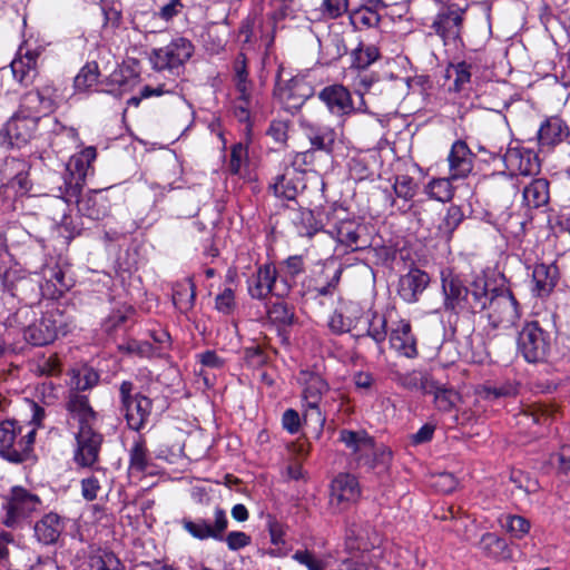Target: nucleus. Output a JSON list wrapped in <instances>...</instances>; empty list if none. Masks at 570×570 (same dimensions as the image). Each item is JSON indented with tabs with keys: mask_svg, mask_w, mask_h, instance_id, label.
<instances>
[{
	"mask_svg": "<svg viewBox=\"0 0 570 570\" xmlns=\"http://www.w3.org/2000/svg\"><path fill=\"white\" fill-rule=\"evenodd\" d=\"M450 180V177L431 180L426 187L428 195L443 203L451 200L453 197V188Z\"/></svg>",
	"mask_w": 570,
	"mask_h": 570,
	"instance_id": "c03bdc74",
	"label": "nucleus"
},
{
	"mask_svg": "<svg viewBox=\"0 0 570 570\" xmlns=\"http://www.w3.org/2000/svg\"><path fill=\"white\" fill-rule=\"evenodd\" d=\"M75 435L77 443L73 453L75 463L81 468H94L99 460L104 436L94 429V425L78 428Z\"/></svg>",
	"mask_w": 570,
	"mask_h": 570,
	"instance_id": "1a4fd4ad",
	"label": "nucleus"
},
{
	"mask_svg": "<svg viewBox=\"0 0 570 570\" xmlns=\"http://www.w3.org/2000/svg\"><path fill=\"white\" fill-rule=\"evenodd\" d=\"M352 20L354 23L371 28L377 26L381 18L373 9L362 7L353 12Z\"/></svg>",
	"mask_w": 570,
	"mask_h": 570,
	"instance_id": "4d7b16f0",
	"label": "nucleus"
},
{
	"mask_svg": "<svg viewBox=\"0 0 570 570\" xmlns=\"http://www.w3.org/2000/svg\"><path fill=\"white\" fill-rule=\"evenodd\" d=\"M431 390L426 394L433 395L434 405L441 412H451L461 402L460 394L453 387L433 381Z\"/></svg>",
	"mask_w": 570,
	"mask_h": 570,
	"instance_id": "72a5a7b5",
	"label": "nucleus"
},
{
	"mask_svg": "<svg viewBox=\"0 0 570 570\" xmlns=\"http://www.w3.org/2000/svg\"><path fill=\"white\" fill-rule=\"evenodd\" d=\"M342 272V267L336 266L333 261L326 262L323 265L322 274L328 282L322 283L321 279H318V286L316 287L317 293L323 296L332 294L340 282Z\"/></svg>",
	"mask_w": 570,
	"mask_h": 570,
	"instance_id": "ea45409f",
	"label": "nucleus"
},
{
	"mask_svg": "<svg viewBox=\"0 0 570 570\" xmlns=\"http://www.w3.org/2000/svg\"><path fill=\"white\" fill-rule=\"evenodd\" d=\"M481 547L484 553L497 560H505L511 557L508 543L494 533H484L481 538Z\"/></svg>",
	"mask_w": 570,
	"mask_h": 570,
	"instance_id": "58836bf2",
	"label": "nucleus"
},
{
	"mask_svg": "<svg viewBox=\"0 0 570 570\" xmlns=\"http://www.w3.org/2000/svg\"><path fill=\"white\" fill-rule=\"evenodd\" d=\"M430 283V276L428 273L412 268L403 275L399 281V295L407 303H414L419 299V296L424 292Z\"/></svg>",
	"mask_w": 570,
	"mask_h": 570,
	"instance_id": "412c9836",
	"label": "nucleus"
},
{
	"mask_svg": "<svg viewBox=\"0 0 570 570\" xmlns=\"http://www.w3.org/2000/svg\"><path fill=\"white\" fill-rule=\"evenodd\" d=\"M394 193L397 198L403 199L404 203L409 202L415 195V187L413 179L409 176H400L395 179L393 185Z\"/></svg>",
	"mask_w": 570,
	"mask_h": 570,
	"instance_id": "6e6d98bb",
	"label": "nucleus"
},
{
	"mask_svg": "<svg viewBox=\"0 0 570 570\" xmlns=\"http://www.w3.org/2000/svg\"><path fill=\"white\" fill-rule=\"evenodd\" d=\"M463 214L458 206H450L446 214L440 225L442 233L451 235L454 229L461 224Z\"/></svg>",
	"mask_w": 570,
	"mask_h": 570,
	"instance_id": "13d9d810",
	"label": "nucleus"
},
{
	"mask_svg": "<svg viewBox=\"0 0 570 570\" xmlns=\"http://www.w3.org/2000/svg\"><path fill=\"white\" fill-rule=\"evenodd\" d=\"M2 459L12 463H21L26 461L32 451L36 430L29 429L26 434L21 435L22 428L17 426L16 421H2Z\"/></svg>",
	"mask_w": 570,
	"mask_h": 570,
	"instance_id": "39448f33",
	"label": "nucleus"
},
{
	"mask_svg": "<svg viewBox=\"0 0 570 570\" xmlns=\"http://www.w3.org/2000/svg\"><path fill=\"white\" fill-rule=\"evenodd\" d=\"M40 504L37 495L29 493L26 489L16 487L12 489L6 505V519L2 521L7 527H14L36 511Z\"/></svg>",
	"mask_w": 570,
	"mask_h": 570,
	"instance_id": "f8f14e48",
	"label": "nucleus"
},
{
	"mask_svg": "<svg viewBox=\"0 0 570 570\" xmlns=\"http://www.w3.org/2000/svg\"><path fill=\"white\" fill-rule=\"evenodd\" d=\"M551 350L550 334L539 322H525L517 337V351L528 363L544 362Z\"/></svg>",
	"mask_w": 570,
	"mask_h": 570,
	"instance_id": "20e7f679",
	"label": "nucleus"
},
{
	"mask_svg": "<svg viewBox=\"0 0 570 570\" xmlns=\"http://www.w3.org/2000/svg\"><path fill=\"white\" fill-rule=\"evenodd\" d=\"M503 163L511 175L532 176L540 171V163L535 154L529 149L509 148Z\"/></svg>",
	"mask_w": 570,
	"mask_h": 570,
	"instance_id": "2eb2a0df",
	"label": "nucleus"
},
{
	"mask_svg": "<svg viewBox=\"0 0 570 570\" xmlns=\"http://www.w3.org/2000/svg\"><path fill=\"white\" fill-rule=\"evenodd\" d=\"M299 126L303 128L313 149L322 150L325 153L332 151L336 139L334 129L327 126L313 124L305 118L299 119Z\"/></svg>",
	"mask_w": 570,
	"mask_h": 570,
	"instance_id": "4be33fe9",
	"label": "nucleus"
},
{
	"mask_svg": "<svg viewBox=\"0 0 570 570\" xmlns=\"http://www.w3.org/2000/svg\"><path fill=\"white\" fill-rule=\"evenodd\" d=\"M462 21V13L448 11L438 14L432 27L443 39L455 40L460 37Z\"/></svg>",
	"mask_w": 570,
	"mask_h": 570,
	"instance_id": "2f4dec72",
	"label": "nucleus"
},
{
	"mask_svg": "<svg viewBox=\"0 0 570 570\" xmlns=\"http://www.w3.org/2000/svg\"><path fill=\"white\" fill-rule=\"evenodd\" d=\"M98 65L97 62L86 63L75 78V87L77 90L85 91L96 85L98 80Z\"/></svg>",
	"mask_w": 570,
	"mask_h": 570,
	"instance_id": "49530a36",
	"label": "nucleus"
},
{
	"mask_svg": "<svg viewBox=\"0 0 570 570\" xmlns=\"http://www.w3.org/2000/svg\"><path fill=\"white\" fill-rule=\"evenodd\" d=\"M394 380L404 389L421 390L424 394H426L428 391H432V382L434 381L428 374L420 371L397 373Z\"/></svg>",
	"mask_w": 570,
	"mask_h": 570,
	"instance_id": "4c0bfd02",
	"label": "nucleus"
},
{
	"mask_svg": "<svg viewBox=\"0 0 570 570\" xmlns=\"http://www.w3.org/2000/svg\"><path fill=\"white\" fill-rule=\"evenodd\" d=\"M277 278L276 268L271 264L259 266L248 279L247 291L252 298L266 299L273 292Z\"/></svg>",
	"mask_w": 570,
	"mask_h": 570,
	"instance_id": "6ab92c4d",
	"label": "nucleus"
},
{
	"mask_svg": "<svg viewBox=\"0 0 570 570\" xmlns=\"http://www.w3.org/2000/svg\"><path fill=\"white\" fill-rule=\"evenodd\" d=\"M442 289L444 293V306L446 309H465L469 299V289L462 281L451 272H442Z\"/></svg>",
	"mask_w": 570,
	"mask_h": 570,
	"instance_id": "aec40b11",
	"label": "nucleus"
},
{
	"mask_svg": "<svg viewBox=\"0 0 570 570\" xmlns=\"http://www.w3.org/2000/svg\"><path fill=\"white\" fill-rule=\"evenodd\" d=\"M482 397L488 401L514 397L519 393V384L507 381L497 385H489L482 389Z\"/></svg>",
	"mask_w": 570,
	"mask_h": 570,
	"instance_id": "a19ab883",
	"label": "nucleus"
},
{
	"mask_svg": "<svg viewBox=\"0 0 570 570\" xmlns=\"http://www.w3.org/2000/svg\"><path fill=\"white\" fill-rule=\"evenodd\" d=\"M490 298L484 287L475 286V289L469 291V299L466 301L465 309L472 312L482 311L489 305Z\"/></svg>",
	"mask_w": 570,
	"mask_h": 570,
	"instance_id": "bf43d9fd",
	"label": "nucleus"
},
{
	"mask_svg": "<svg viewBox=\"0 0 570 570\" xmlns=\"http://www.w3.org/2000/svg\"><path fill=\"white\" fill-rule=\"evenodd\" d=\"M489 325L493 330H510L521 317L519 304L509 289H495L488 305Z\"/></svg>",
	"mask_w": 570,
	"mask_h": 570,
	"instance_id": "423d86ee",
	"label": "nucleus"
},
{
	"mask_svg": "<svg viewBox=\"0 0 570 570\" xmlns=\"http://www.w3.org/2000/svg\"><path fill=\"white\" fill-rule=\"evenodd\" d=\"M269 317L283 325H291L294 322V313L292 308L285 303H275L268 309Z\"/></svg>",
	"mask_w": 570,
	"mask_h": 570,
	"instance_id": "052dcab7",
	"label": "nucleus"
},
{
	"mask_svg": "<svg viewBox=\"0 0 570 570\" xmlns=\"http://www.w3.org/2000/svg\"><path fill=\"white\" fill-rule=\"evenodd\" d=\"M181 525L184 530L195 539L202 541L208 539L222 541L228 525V520L226 512L222 508H216L214 511V524H210L204 518H197L195 520L184 518Z\"/></svg>",
	"mask_w": 570,
	"mask_h": 570,
	"instance_id": "9b49d317",
	"label": "nucleus"
},
{
	"mask_svg": "<svg viewBox=\"0 0 570 570\" xmlns=\"http://www.w3.org/2000/svg\"><path fill=\"white\" fill-rule=\"evenodd\" d=\"M101 490L100 481L96 475H90L81 480V495L87 501L97 499Z\"/></svg>",
	"mask_w": 570,
	"mask_h": 570,
	"instance_id": "338daca9",
	"label": "nucleus"
},
{
	"mask_svg": "<svg viewBox=\"0 0 570 570\" xmlns=\"http://www.w3.org/2000/svg\"><path fill=\"white\" fill-rule=\"evenodd\" d=\"M99 375L92 368L83 367L72 371L70 385L77 391H86L98 383Z\"/></svg>",
	"mask_w": 570,
	"mask_h": 570,
	"instance_id": "a18cd8bd",
	"label": "nucleus"
},
{
	"mask_svg": "<svg viewBox=\"0 0 570 570\" xmlns=\"http://www.w3.org/2000/svg\"><path fill=\"white\" fill-rule=\"evenodd\" d=\"M149 464L150 455L146 440L141 435H138L129 451V472L130 474H142L146 472Z\"/></svg>",
	"mask_w": 570,
	"mask_h": 570,
	"instance_id": "c9c22d12",
	"label": "nucleus"
},
{
	"mask_svg": "<svg viewBox=\"0 0 570 570\" xmlns=\"http://www.w3.org/2000/svg\"><path fill=\"white\" fill-rule=\"evenodd\" d=\"M549 197V181L544 178L533 179L523 189V203L529 208L547 205Z\"/></svg>",
	"mask_w": 570,
	"mask_h": 570,
	"instance_id": "f704fd0d",
	"label": "nucleus"
},
{
	"mask_svg": "<svg viewBox=\"0 0 570 570\" xmlns=\"http://www.w3.org/2000/svg\"><path fill=\"white\" fill-rule=\"evenodd\" d=\"M9 276L10 274L6 273L3 278L2 304L9 312H14L7 317L6 326L21 328L24 340L36 346L48 345L60 334L65 335L68 331L67 322L65 314L59 308L46 311L39 320L26 326L29 318L33 316L29 305V292L33 291V284L26 277L10 282Z\"/></svg>",
	"mask_w": 570,
	"mask_h": 570,
	"instance_id": "f257e3e1",
	"label": "nucleus"
},
{
	"mask_svg": "<svg viewBox=\"0 0 570 570\" xmlns=\"http://www.w3.org/2000/svg\"><path fill=\"white\" fill-rule=\"evenodd\" d=\"M368 524H358L353 522L346 530V538L351 542L352 549L366 550L368 548Z\"/></svg>",
	"mask_w": 570,
	"mask_h": 570,
	"instance_id": "79ce46f5",
	"label": "nucleus"
},
{
	"mask_svg": "<svg viewBox=\"0 0 570 570\" xmlns=\"http://www.w3.org/2000/svg\"><path fill=\"white\" fill-rule=\"evenodd\" d=\"M511 481L525 493H534L539 490L538 481L520 470L512 471Z\"/></svg>",
	"mask_w": 570,
	"mask_h": 570,
	"instance_id": "e2e57ef3",
	"label": "nucleus"
},
{
	"mask_svg": "<svg viewBox=\"0 0 570 570\" xmlns=\"http://www.w3.org/2000/svg\"><path fill=\"white\" fill-rule=\"evenodd\" d=\"M47 286H52V295H62L68 291L69 285L65 282V273L58 266L51 267L45 272Z\"/></svg>",
	"mask_w": 570,
	"mask_h": 570,
	"instance_id": "864d4df0",
	"label": "nucleus"
},
{
	"mask_svg": "<svg viewBox=\"0 0 570 570\" xmlns=\"http://www.w3.org/2000/svg\"><path fill=\"white\" fill-rule=\"evenodd\" d=\"M97 157V151L95 147H87L77 155H73L68 165L67 170L71 175V179L75 183L76 187H80L91 169V165Z\"/></svg>",
	"mask_w": 570,
	"mask_h": 570,
	"instance_id": "c756f323",
	"label": "nucleus"
},
{
	"mask_svg": "<svg viewBox=\"0 0 570 570\" xmlns=\"http://www.w3.org/2000/svg\"><path fill=\"white\" fill-rule=\"evenodd\" d=\"M21 107L29 116L38 119L40 116L51 114L56 107V90L51 86H43L27 92L21 99Z\"/></svg>",
	"mask_w": 570,
	"mask_h": 570,
	"instance_id": "dca6fc26",
	"label": "nucleus"
},
{
	"mask_svg": "<svg viewBox=\"0 0 570 570\" xmlns=\"http://www.w3.org/2000/svg\"><path fill=\"white\" fill-rule=\"evenodd\" d=\"M289 125L285 120H273L267 130V135L279 145H285L288 138Z\"/></svg>",
	"mask_w": 570,
	"mask_h": 570,
	"instance_id": "69168bd1",
	"label": "nucleus"
},
{
	"mask_svg": "<svg viewBox=\"0 0 570 570\" xmlns=\"http://www.w3.org/2000/svg\"><path fill=\"white\" fill-rule=\"evenodd\" d=\"M37 53L27 50L22 55V49L19 50V55L14 58L11 63V72L14 79L22 86L32 83L37 76Z\"/></svg>",
	"mask_w": 570,
	"mask_h": 570,
	"instance_id": "cd10ccee",
	"label": "nucleus"
},
{
	"mask_svg": "<svg viewBox=\"0 0 570 570\" xmlns=\"http://www.w3.org/2000/svg\"><path fill=\"white\" fill-rule=\"evenodd\" d=\"M196 297L195 284L191 278L177 282L173 287L174 305L181 312L187 313L194 306Z\"/></svg>",
	"mask_w": 570,
	"mask_h": 570,
	"instance_id": "e433bc0d",
	"label": "nucleus"
},
{
	"mask_svg": "<svg viewBox=\"0 0 570 570\" xmlns=\"http://www.w3.org/2000/svg\"><path fill=\"white\" fill-rule=\"evenodd\" d=\"M36 117L29 115H17L12 117L6 125V134L11 145H20L27 142L37 126Z\"/></svg>",
	"mask_w": 570,
	"mask_h": 570,
	"instance_id": "bb28decb",
	"label": "nucleus"
},
{
	"mask_svg": "<svg viewBox=\"0 0 570 570\" xmlns=\"http://www.w3.org/2000/svg\"><path fill=\"white\" fill-rule=\"evenodd\" d=\"M353 62L352 66L356 69H365L371 63L376 61L380 57L379 49L373 46H363L360 45L356 49L352 52Z\"/></svg>",
	"mask_w": 570,
	"mask_h": 570,
	"instance_id": "37998d69",
	"label": "nucleus"
},
{
	"mask_svg": "<svg viewBox=\"0 0 570 570\" xmlns=\"http://www.w3.org/2000/svg\"><path fill=\"white\" fill-rule=\"evenodd\" d=\"M297 383L302 387V401L304 407V420L322 426L325 422L320 405L323 395L328 391L327 382L318 372L301 370L297 374Z\"/></svg>",
	"mask_w": 570,
	"mask_h": 570,
	"instance_id": "7ed1b4c3",
	"label": "nucleus"
},
{
	"mask_svg": "<svg viewBox=\"0 0 570 570\" xmlns=\"http://www.w3.org/2000/svg\"><path fill=\"white\" fill-rule=\"evenodd\" d=\"M568 135L569 129L566 122L558 117H550L540 126L538 140L541 147L552 148Z\"/></svg>",
	"mask_w": 570,
	"mask_h": 570,
	"instance_id": "7c9ffc66",
	"label": "nucleus"
},
{
	"mask_svg": "<svg viewBox=\"0 0 570 570\" xmlns=\"http://www.w3.org/2000/svg\"><path fill=\"white\" fill-rule=\"evenodd\" d=\"M446 72L449 78H454L453 86L455 91L464 89L465 85L471 80V65L465 61L451 65Z\"/></svg>",
	"mask_w": 570,
	"mask_h": 570,
	"instance_id": "09e8293b",
	"label": "nucleus"
},
{
	"mask_svg": "<svg viewBox=\"0 0 570 570\" xmlns=\"http://www.w3.org/2000/svg\"><path fill=\"white\" fill-rule=\"evenodd\" d=\"M248 161V149L243 144H236L232 147L228 170L233 175H240L243 168Z\"/></svg>",
	"mask_w": 570,
	"mask_h": 570,
	"instance_id": "3c124183",
	"label": "nucleus"
},
{
	"mask_svg": "<svg viewBox=\"0 0 570 570\" xmlns=\"http://www.w3.org/2000/svg\"><path fill=\"white\" fill-rule=\"evenodd\" d=\"M134 390L130 381H124L119 386V394L126 422L131 430L138 432L148 423L153 402L149 397L135 393Z\"/></svg>",
	"mask_w": 570,
	"mask_h": 570,
	"instance_id": "0eeeda50",
	"label": "nucleus"
},
{
	"mask_svg": "<svg viewBox=\"0 0 570 570\" xmlns=\"http://www.w3.org/2000/svg\"><path fill=\"white\" fill-rule=\"evenodd\" d=\"M274 195L286 200H294L302 188L301 178L294 168L286 167L282 174L276 175L269 185Z\"/></svg>",
	"mask_w": 570,
	"mask_h": 570,
	"instance_id": "b1692460",
	"label": "nucleus"
},
{
	"mask_svg": "<svg viewBox=\"0 0 570 570\" xmlns=\"http://www.w3.org/2000/svg\"><path fill=\"white\" fill-rule=\"evenodd\" d=\"M328 327L335 334H343L353 328V321L345 317L342 312L335 311L328 320Z\"/></svg>",
	"mask_w": 570,
	"mask_h": 570,
	"instance_id": "0e129e2a",
	"label": "nucleus"
},
{
	"mask_svg": "<svg viewBox=\"0 0 570 570\" xmlns=\"http://www.w3.org/2000/svg\"><path fill=\"white\" fill-rule=\"evenodd\" d=\"M89 570H124V567L112 552H104L90 557Z\"/></svg>",
	"mask_w": 570,
	"mask_h": 570,
	"instance_id": "8fccbe9b",
	"label": "nucleus"
},
{
	"mask_svg": "<svg viewBox=\"0 0 570 570\" xmlns=\"http://www.w3.org/2000/svg\"><path fill=\"white\" fill-rule=\"evenodd\" d=\"M474 157L465 141L456 140L448 156L450 178L455 180L468 177L473 169Z\"/></svg>",
	"mask_w": 570,
	"mask_h": 570,
	"instance_id": "a211bd4d",
	"label": "nucleus"
},
{
	"mask_svg": "<svg viewBox=\"0 0 570 570\" xmlns=\"http://www.w3.org/2000/svg\"><path fill=\"white\" fill-rule=\"evenodd\" d=\"M236 307L235 293L232 288H225L215 298V308L225 315H229Z\"/></svg>",
	"mask_w": 570,
	"mask_h": 570,
	"instance_id": "680f3d73",
	"label": "nucleus"
},
{
	"mask_svg": "<svg viewBox=\"0 0 570 570\" xmlns=\"http://www.w3.org/2000/svg\"><path fill=\"white\" fill-rule=\"evenodd\" d=\"M390 345L400 355L415 357L417 354L416 342L409 322L400 321L391 331Z\"/></svg>",
	"mask_w": 570,
	"mask_h": 570,
	"instance_id": "5701e85b",
	"label": "nucleus"
},
{
	"mask_svg": "<svg viewBox=\"0 0 570 570\" xmlns=\"http://www.w3.org/2000/svg\"><path fill=\"white\" fill-rule=\"evenodd\" d=\"M347 0H323L322 3L323 13L331 19L341 17L347 11Z\"/></svg>",
	"mask_w": 570,
	"mask_h": 570,
	"instance_id": "774afa93",
	"label": "nucleus"
},
{
	"mask_svg": "<svg viewBox=\"0 0 570 570\" xmlns=\"http://www.w3.org/2000/svg\"><path fill=\"white\" fill-rule=\"evenodd\" d=\"M559 277L558 268L553 264H537L532 272V282L534 284L532 291L539 297L548 296Z\"/></svg>",
	"mask_w": 570,
	"mask_h": 570,
	"instance_id": "c85d7f7f",
	"label": "nucleus"
},
{
	"mask_svg": "<svg viewBox=\"0 0 570 570\" xmlns=\"http://www.w3.org/2000/svg\"><path fill=\"white\" fill-rule=\"evenodd\" d=\"M507 530L517 539L525 537L530 530V522L521 515H508Z\"/></svg>",
	"mask_w": 570,
	"mask_h": 570,
	"instance_id": "5fc2aeb1",
	"label": "nucleus"
},
{
	"mask_svg": "<svg viewBox=\"0 0 570 570\" xmlns=\"http://www.w3.org/2000/svg\"><path fill=\"white\" fill-rule=\"evenodd\" d=\"M274 94L283 108L294 114L313 96L314 88L306 79L296 76L278 83Z\"/></svg>",
	"mask_w": 570,
	"mask_h": 570,
	"instance_id": "9d476101",
	"label": "nucleus"
},
{
	"mask_svg": "<svg viewBox=\"0 0 570 570\" xmlns=\"http://www.w3.org/2000/svg\"><path fill=\"white\" fill-rule=\"evenodd\" d=\"M63 530V522L56 513L46 514L35 525V532L39 541L45 544L55 543Z\"/></svg>",
	"mask_w": 570,
	"mask_h": 570,
	"instance_id": "473e14b6",
	"label": "nucleus"
},
{
	"mask_svg": "<svg viewBox=\"0 0 570 570\" xmlns=\"http://www.w3.org/2000/svg\"><path fill=\"white\" fill-rule=\"evenodd\" d=\"M318 98L326 105L331 114L345 116L354 112L351 92L342 85H331L324 87Z\"/></svg>",
	"mask_w": 570,
	"mask_h": 570,
	"instance_id": "f3484780",
	"label": "nucleus"
},
{
	"mask_svg": "<svg viewBox=\"0 0 570 570\" xmlns=\"http://www.w3.org/2000/svg\"><path fill=\"white\" fill-rule=\"evenodd\" d=\"M193 52L194 46L188 39L176 38L167 46L154 49L150 53V62L155 70L178 73Z\"/></svg>",
	"mask_w": 570,
	"mask_h": 570,
	"instance_id": "6e6552de",
	"label": "nucleus"
},
{
	"mask_svg": "<svg viewBox=\"0 0 570 570\" xmlns=\"http://www.w3.org/2000/svg\"><path fill=\"white\" fill-rule=\"evenodd\" d=\"M367 335L377 344H381L386 338V320L383 315L371 313L366 315Z\"/></svg>",
	"mask_w": 570,
	"mask_h": 570,
	"instance_id": "de8ad7c7",
	"label": "nucleus"
},
{
	"mask_svg": "<svg viewBox=\"0 0 570 570\" xmlns=\"http://www.w3.org/2000/svg\"><path fill=\"white\" fill-rule=\"evenodd\" d=\"M340 441L351 450L357 466L376 473H386L393 460L392 451L384 444H376L365 431L342 430Z\"/></svg>",
	"mask_w": 570,
	"mask_h": 570,
	"instance_id": "f03ea898",
	"label": "nucleus"
},
{
	"mask_svg": "<svg viewBox=\"0 0 570 570\" xmlns=\"http://www.w3.org/2000/svg\"><path fill=\"white\" fill-rule=\"evenodd\" d=\"M331 233L347 250L357 252L371 246L367 227L353 219L338 222Z\"/></svg>",
	"mask_w": 570,
	"mask_h": 570,
	"instance_id": "ddd939ff",
	"label": "nucleus"
},
{
	"mask_svg": "<svg viewBox=\"0 0 570 570\" xmlns=\"http://www.w3.org/2000/svg\"><path fill=\"white\" fill-rule=\"evenodd\" d=\"M67 409L70 413V424H77V428L95 424L96 413L89 405L86 395H81L78 392H71L67 403Z\"/></svg>",
	"mask_w": 570,
	"mask_h": 570,
	"instance_id": "393cba45",
	"label": "nucleus"
},
{
	"mask_svg": "<svg viewBox=\"0 0 570 570\" xmlns=\"http://www.w3.org/2000/svg\"><path fill=\"white\" fill-rule=\"evenodd\" d=\"M379 155L376 151L360 153L348 163L350 176L354 180L372 179L379 168Z\"/></svg>",
	"mask_w": 570,
	"mask_h": 570,
	"instance_id": "a878e982",
	"label": "nucleus"
},
{
	"mask_svg": "<svg viewBox=\"0 0 570 570\" xmlns=\"http://www.w3.org/2000/svg\"><path fill=\"white\" fill-rule=\"evenodd\" d=\"M292 558L307 570H326V562L307 549L296 550Z\"/></svg>",
	"mask_w": 570,
	"mask_h": 570,
	"instance_id": "603ef678",
	"label": "nucleus"
},
{
	"mask_svg": "<svg viewBox=\"0 0 570 570\" xmlns=\"http://www.w3.org/2000/svg\"><path fill=\"white\" fill-rule=\"evenodd\" d=\"M361 495L357 479L350 473L338 474L331 484L330 504L336 511L347 509Z\"/></svg>",
	"mask_w": 570,
	"mask_h": 570,
	"instance_id": "4468645a",
	"label": "nucleus"
}]
</instances>
